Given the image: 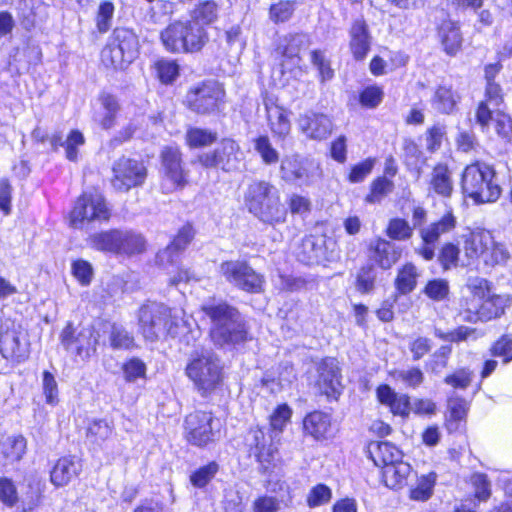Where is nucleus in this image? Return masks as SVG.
I'll list each match as a JSON object with an SVG mask.
<instances>
[{"instance_id": "09e8293b", "label": "nucleus", "mask_w": 512, "mask_h": 512, "mask_svg": "<svg viewBox=\"0 0 512 512\" xmlns=\"http://www.w3.org/2000/svg\"><path fill=\"white\" fill-rule=\"evenodd\" d=\"M254 149L266 165H274L279 162V152L272 146L268 136L256 138L254 140Z\"/></svg>"}, {"instance_id": "a878e982", "label": "nucleus", "mask_w": 512, "mask_h": 512, "mask_svg": "<svg viewBox=\"0 0 512 512\" xmlns=\"http://www.w3.org/2000/svg\"><path fill=\"white\" fill-rule=\"evenodd\" d=\"M402 250L394 243L379 239L372 247V260L384 270L390 269L401 257Z\"/></svg>"}, {"instance_id": "49530a36", "label": "nucleus", "mask_w": 512, "mask_h": 512, "mask_svg": "<svg viewBox=\"0 0 512 512\" xmlns=\"http://www.w3.org/2000/svg\"><path fill=\"white\" fill-rule=\"evenodd\" d=\"M423 294L435 302H442L449 299L450 285L448 280L435 278L429 280L422 290Z\"/></svg>"}, {"instance_id": "2f4dec72", "label": "nucleus", "mask_w": 512, "mask_h": 512, "mask_svg": "<svg viewBox=\"0 0 512 512\" xmlns=\"http://www.w3.org/2000/svg\"><path fill=\"white\" fill-rule=\"evenodd\" d=\"M118 254L125 256H134L143 253L146 250V240L142 234L133 230L119 229Z\"/></svg>"}, {"instance_id": "a211bd4d", "label": "nucleus", "mask_w": 512, "mask_h": 512, "mask_svg": "<svg viewBox=\"0 0 512 512\" xmlns=\"http://www.w3.org/2000/svg\"><path fill=\"white\" fill-rule=\"evenodd\" d=\"M194 238V230L190 224L184 225L174 237L171 244L165 249L159 251L156 256V261L160 266H164L166 263H171L173 266L178 261V256Z\"/></svg>"}, {"instance_id": "a18cd8bd", "label": "nucleus", "mask_w": 512, "mask_h": 512, "mask_svg": "<svg viewBox=\"0 0 512 512\" xmlns=\"http://www.w3.org/2000/svg\"><path fill=\"white\" fill-rule=\"evenodd\" d=\"M248 266L249 263L244 260H227L219 265L218 272L227 283L233 286Z\"/></svg>"}, {"instance_id": "20e7f679", "label": "nucleus", "mask_w": 512, "mask_h": 512, "mask_svg": "<svg viewBox=\"0 0 512 512\" xmlns=\"http://www.w3.org/2000/svg\"><path fill=\"white\" fill-rule=\"evenodd\" d=\"M460 184L463 195L476 204L495 202L502 191L494 166L483 161L467 165L462 172Z\"/></svg>"}, {"instance_id": "72a5a7b5", "label": "nucleus", "mask_w": 512, "mask_h": 512, "mask_svg": "<svg viewBox=\"0 0 512 512\" xmlns=\"http://www.w3.org/2000/svg\"><path fill=\"white\" fill-rule=\"evenodd\" d=\"M87 245L100 252L118 254L119 229L93 233L87 238Z\"/></svg>"}, {"instance_id": "0e129e2a", "label": "nucleus", "mask_w": 512, "mask_h": 512, "mask_svg": "<svg viewBox=\"0 0 512 512\" xmlns=\"http://www.w3.org/2000/svg\"><path fill=\"white\" fill-rule=\"evenodd\" d=\"M218 465L211 462L195 471L191 477V483L199 488L204 487L217 473Z\"/></svg>"}, {"instance_id": "dca6fc26", "label": "nucleus", "mask_w": 512, "mask_h": 512, "mask_svg": "<svg viewBox=\"0 0 512 512\" xmlns=\"http://www.w3.org/2000/svg\"><path fill=\"white\" fill-rule=\"evenodd\" d=\"M316 386L321 394L328 399H338L342 385L337 362L334 358H326L318 366V379Z\"/></svg>"}, {"instance_id": "39448f33", "label": "nucleus", "mask_w": 512, "mask_h": 512, "mask_svg": "<svg viewBox=\"0 0 512 512\" xmlns=\"http://www.w3.org/2000/svg\"><path fill=\"white\" fill-rule=\"evenodd\" d=\"M160 37L165 49L172 53L198 52L208 39L205 29L191 21L169 24Z\"/></svg>"}, {"instance_id": "f704fd0d", "label": "nucleus", "mask_w": 512, "mask_h": 512, "mask_svg": "<svg viewBox=\"0 0 512 512\" xmlns=\"http://www.w3.org/2000/svg\"><path fill=\"white\" fill-rule=\"evenodd\" d=\"M303 426L305 432L313 438H325L331 427L330 416L321 411H314L304 418Z\"/></svg>"}, {"instance_id": "603ef678", "label": "nucleus", "mask_w": 512, "mask_h": 512, "mask_svg": "<svg viewBox=\"0 0 512 512\" xmlns=\"http://www.w3.org/2000/svg\"><path fill=\"white\" fill-rule=\"evenodd\" d=\"M392 376L395 380L401 381L410 388H417L424 381V374L418 367L394 370Z\"/></svg>"}, {"instance_id": "79ce46f5", "label": "nucleus", "mask_w": 512, "mask_h": 512, "mask_svg": "<svg viewBox=\"0 0 512 512\" xmlns=\"http://www.w3.org/2000/svg\"><path fill=\"white\" fill-rule=\"evenodd\" d=\"M218 5L215 1H203L192 11L191 18L197 25H209L218 18Z\"/></svg>"}, {"instance_id": "de8ad7c7", "label": "nucleus", "mask_w": 512, "mask_h": 512, "mask_svg": "<svg viewBox=\"0 0 512 512\" xmlns=\"http://www.w3.org/2000/svg\"><path fill=\"white\" fill-rule=\"evenodd\" d=\"M163 268L167 269V273L170 275L169 284L177 286L181 283H190L192 281H199V277L196 273L189 268L177 265V261L172 266L171 263H166Z\"/></svg>"}, {"instance_id": "3c124183", "label": "nucleus", "mask_w": 512, "mask_h": 512, "mask_svg": "<svg viewBox=\"0 0 512 512\" xmlns=\"http://www.w3.org/2000/svg\"><path fill=\"white\" fill-rule=\"evenodd\" d=\"M216 140L217 133L207 129L191 128L186 133L188 145L194 148L211 145Z\"/></svg>"}, {"instance_id": "cd10ccee", "label": "nucleus", "mask_w": 512, "mask_h": 512, "mask_svg": "<svg viewBox=\"0 0 512 512\" xmlns=\"http://www.w3.org/2000/svg\"><path fill=\"white\" fill-rule=\"evenodd\" d=\"M98 101L101 108L94 113V120L103 128L110 129L115 125L116 115L120 110L117 98L109 93H101Z\"/></svg>"}, {"instance_id": "a19ab883", "label": "nucleus", "mask_w": 512, "mask_h": 512, "mask_svg": "<svg viewBox=\"0 0 512 512\" xmlns=\"http://www.w3.org/2000/svg\"><path fill=\"white\" fill-rule=\"evenodd\" d=\"M377 270L372 264L362 266L355 276V288L361 294H370L376 287Z\"/></svg>"}, {"instance_id": "b1692460", "label": "nucleus", "mask_w": 512, "mask_h": 512, "mask_svg": "<svg viewBox=\"0 0 512 512\" xmlns=\"http://www.w3.org/2000/svg\"><path fill=\"white\" fill-rule=\"evenodd\" d=\"M367 453L374 464L382 467V470L402 459V452L392 443L385 441L370 442Z\"/></svg>"}, {"instance_id": "0eeeda50", "label": "nucleus", "mask_w": 512, "mask_h": 512, "mask_svg": "<svg viewBox=\"0 0 512 512\" xmlns=\"http://www.w3.org/2000/svg\"><path fill=\"white\" fill-rule=\"evenodd\" d=\"M186 374L199 391H211L222 379L220 359L212 351L196 352L186 367Z\"/></svg>"}, {"instance_id": "58836bf2", "label": "nucleus", "mask_w": 512, "mask_h": 512, "mask_svg": "<svg viewBox=\"0 0 512 512\" xmlns=\"http://www.w3.org/2000/svg\"><path fill=\"white\" fill-rule=\"evenodd\" d=\"M114 430L113 424L106 419H93L89 422L86 438L94 445L101 446L110 436Z\"/></svg>"}, {"instance_id": "e2e57ef3", "label": "nucleus", "mask_w": 512, "mask_h": 512, "mask_svg": "<svg viewBox=\"0 0 512 512\" xmlns=\"http://www.w3.org/2000/svg\"><path fill=\"white\" fill-rule=\"evenodd\" d=\"M387 235L394 240H406L412 236V228L406 220L395 218L389 222Z\"/></svg>"}, {"instance_id": "393cba45", "label": "nucleus", "mask_w": 512, "mask_h": 512, "mask_svg": "<svg viewBox=\"0 0 512 512\" xmlns=\"http://www.w3.org/2000/svg\"><path fill=\"white\" fill-rule=\"evenodd\" d=\"M430 190L436 195L448 199L454 192L452 173L446 163H438L432 169L429 181Z\"/></svg>"}, {"instance_id": "37998d69", "label": "nucleus", "mask_w": 512, "mask_h": 512, "mask_svg": "<svg viewBox=\"0 0 512 512\" xmlns=\"http://www.w3.org/2000/svg\"><path fill=\"white\" fill-rule=\"evenodd\" d=\"M108 339L110 347L114 350H128L135 346L133 335L122 325L112 324Z\"/></svg>"}, {"instance_id": "338daca9", "label": "nucleus", "mask_w": 512, "mask_h": 512, "mask_svg": "<svg viewBox=\"0 0 512 512\" xmlns=\"http://www.w3.org/2000/svg\"><path fill=\"white\" fill-rule=\"evenodd\" d=\"M459 253V248L453 243H446L442 247L438 260L445 271L457 265Z\"/></svg>"}, {"instance_id": "4468645a", "label": "nucleus", "mask_w": 512, "mask_h": 512, "mask_svg": "<svg viewBox=\"0 0 512 512\" xmlns=\"http://www.w3.org/2000/svg\"><path fill=\"white\" fill-rule=\"evenodd\" d=\"M61 344L72 353H75L81 359L90 358L96 351L98 339L94 336L92 327H82L77 329L71 323L63 329L61 335Z\"/></svg>"}, {"instance_id": "412c9836", "label": "nucleus", "mask_w": 512, "mask_h": 512, "mask_svg": "<svg viewBox=\"0 0 512 512\" xmlns=\"http://www.w3.org/2000/svg\"><path fill=\"white\" fill-rule=\"evenodd\" d=\"M161 162L165 175L174 184L179 186L187 182V173L182 167V157L178 147H164L161 151Z\"/></svg>"}, {"instance_id": "4c0bfd02", "label": "nucleus", "mask_w": 512, "mask_h": 512, "mask_svg": "<svg viewBox=\"0 0 512 512\" xmlns=\"http://www.w3.org/2000/svg\"><path fill=\"white\" fill-rule=\"evenodd\" d=\"M264 285L265 277L249 265L233 287L247 293L258 294L264 291Z\"/></svg>"}, {"instance_id": "ddd939ff", "label": "nucleus", "mask_w": 512, "mask_h": 512, "mask_svg": "<svg viewBox=\"0 0 512 512\" xmlns=\"http://www.w3.org/2000/svg\"><path fill=\"white\" fill-rule=\"evenodd\" d=\"M504 306V298L493 293L476 303L466 298L461 303L463 320L470 323L490 321L504 313Z\"/></svg>"}, {"instance_id": "7c9ffc66", "label": "nucleus", "mask_w": 512, "mask_h": 512, "mask_svg": "<svg viewBox=\"0 0 512 512\" xmlns=\"http://www.w3.org/2000/svg\"><path fill=\"white\" fill-rule=\"evenodd\" d=\"M493 245V236L489 231L473 232L464 242V251L468 258H478L485 256L489 251L490 246Z\"/></svg>"}, {"instance_id": "c03bdc74", "label": "nucleus", "mask_w": 512, "mask_h": 512, "mask_svg": "<svg viewBox=\"0 0 512 512\" xmlns=\"http://www.w3.org/2000/svg\"><path fill=\"white\" fill-rule=\"evenodd\" d=\"M436 479L437 475L434 472L421 475L417 480L416 487L410 490V498L416 501L428 500L433 493Z\"/></svg>"}, {"instance_id": "6e6d98bb", "label": "nucleus", "mask_w": 512, "mask_h": 512, "mask_svg": "<svg viewBox=\"0 0 512 512\" xmlns=\"http://www.w3.org/2000/svg\"><path fill=\"white\" fill-rule=\"evenodd\" d=\"M472 294L474 303L488 297L492 294L490 282L481 277H469L466 284Z\"/></svg>"}, {"instance_id": "c9c22d12", "label": "nucleus", "mask_w": 512, "mask_h": 512, "mask_svg": "<svg viewBox=\"0 0 512 512\" xmlns=\"http://www.w3.org/2000/svg\"><path fill=\"white\" fill-rule=\"evenodd\" d=\"M26 452V439L21 436H9L0 442V453L8 463L22 459Z\"/></svg>"}, {"instance_id": "680f3d73", "label": "nucleus", "mask_w": 512, "mask_h": 512, "mask_svg": "<svg viewBox=\"0 0 512 512\" xmlns=\"http://www.w3.org/2000/svg\"><path fill=\"white\" fill-rule=\"evenodd\" d=\"M509 257L510 253L506 246L493 240V245H491L489 251H487L484 262L487 265L495 266L506 263Z\"/></svg>"}, {"instance_id": "052dcab7", "label": "nucleus", "mask_w": 512, "mask_h": 512, "mask_svg": "<svg viewBox=\"0 0 512 512\" xmlns=\"http://www.w3.org/2000/svg\"><path fill=\"white\" fill-rule=\"evenodd\" d=\"M156 70L160 81L164 84L172 83L179 75V66L172 60L158 61Z\"/></svg>"}, {"instance_id": "8fccbe9b", "label": "nucleus", "mask_w": 512, "mask_h": 512, "mask_svg": "<svg viewBox=\"0 0 512 512\" xmlns=\"http://www.w3.org/2000/svg\"><path fill=\"white\" fill-rule=\"evenodd\" d=\"M394 189V183L386 177H378L370 185V193L365 201L368 203H379Z\"/></svg>"}, {"instance_id": "f3484780", "label": "nucleus", "mask_w": 512, "mask_h": 512, "mask_svg": "<svg viewBox=\"0 0 512 512\" xmlns=\"http://www.w3.org/2000/svg\"><path fill=\"white\" fill-rule=\"evenodd\" d=\"M298 124L302 133L314 140L327 138L333 129L332 121L327 115L313 111L300 115Z\"/></svg>"}, {"instance_id": "f03ea898", "label": "nucleus", "mask_w": 512, "mask_h": 512, "mask_svg": "<svg viewBox=\"0 0 512 512\" xmlns=\"http://www.w3.org/2000/svg\"><path fill=\"white\" fill-rule=\"evenodd\" d=\"M212 326L210 336L219 347H232L248 340V328L241 313L227 303L203 307Z\"/></svg>"}, {"instance_id": "bb28decb", "label": "nucleus", "mask_w": 512, "mask_h": 512, "mask_svg": "<svg viewBox=\"0 0 512 512\" xmlns=\"http://www.w3.org/2000/svg\"><path fill=\"white\" fill-rule=\"evenodd\" d=\"M438 35L446 54L455 56L462 46V35L457 22L445 20L438 28Z\"/></svg>"}, {"instance_id": "774afa93", "label": "nucleus", "mask_w": 512, "mask_h": 512, "mask_svg": "<svg viewBox=\"0 0 512 512\" xmlns=\"http://www.w3.org/2000/svg\"><path fill=\"white\" fill-rule=\"evenodd\" d=\"M490 353L494 357H503L504 362L512 360V339L502 336L490 348Z\"/></svg>"}, {"instance_id": "5701e85b", "label": "nucleus", "mask_w": 512, "mask_h": 512, "mask_svg": "<svg viewBox=\"0 0 512 512\" xmlns=\"http://www.w3.org/2000/svg\"><path fill=\"white\" fill-rule=\"evenodd\" d=\"M281 178L292 184H303L309 180L308 161L299 156H286L281 161Z\"/></svg>"}, {"instance_id": "e433bc0d", "label": "nucleus", "mask_w": 512, "mask_h": 512, "mask_svg": "<svg viewBox=\"0 0 512 512\" xmlns=\"http://www.w3.org/2000/svg\"><path fill=\"white\" fill-rule=\"evenodd\" d=\"M418 277L417 267L412 263H406L398 270L395 278L396 290L402 295L411 293L416 288Z\"/></svg>"}, {"instance_id": "864d4df0", "label": "nucleus", "mask_w": 512, "mask_h": 512, "mask_svg": "<svg viewBox=\"0 0 512 512\" xmlns=\"http://www.w3.org/2000/svg\"><path fill=\"white\" fill-rule=\"evenodd\" d=\"M253 437L255 441L254 454L262 468L266 471L269 469V465L274 458V449L272 446L266 447L264 443L260 442L264 438L261 430L254 431Z\"/></svg>"}, {"instance_id": "9d476101", "label": "nucleus", "mask_w": 512, "mask_h": 512, "mask_svg": "<svg viewBox=\"0 0 512 512\" xmlns=\"http://www.w3.org/2000/svg\"><path fill=\"white\" fill-rule=\"evenodd\" d=\"M225 91L218 82L207 81L191 89L186 96L189 109L198 114H210L220 109Z\"/></svg>"}, {"instance_id": "5fc2aeb1", "label": "nucleus", "mask_w": 512, "mask_h": 512, "mask_svg": "<svg viewBox=\"0 0 512 512\" xmlns=\"http://www.w3.org/2000/svg\"><path fill=\"white\" fill-rule=\"evenodd\" d=\"M0 502L8 508H13L20 502L16 485L8 477H0Z\"/></svg>"}, {"instance_id": "69168bd1", "label": "nucleus", "mask_w": 512, "mask_h": 512, "mask_svg": "<svg viewBox=\"0 0 512 512\" xmlns=\"http://www.w3.org/2000/svg\"><path fill=\"white\" fill-rule=\"evenodd\" d=\"M375 165V159L367 158L364 161L354 165L348 175V180L351 183H360L372 172Z\"/></svg>"}, {"instance_id": "13d9d810", "label": "nucleus", "mask_w": 512, "mask_h": 512, "mask_svg": "<svg viewBox=\"0 0 512 512\" xmlns=\"http://www.w3.org/2000/svg\"><path fill=\"white\" fill-rule=\"evenodd\" d=\"M113 15L114 5L111 2L105 1L99 5L96 15V27L101 34L108 32L111 28Z\"/></svg>"}, {"instance_id": "473e14b6", "label": "nucleus", "mask_w": 512, "mask_h": 512, "mask_svg": "<svg viewBox=\"0 0 512 512\" xmlns=\"http://www.w3.org/2000/svg\"><path fill=\"white\" fill-rule=\"evenodd\" d=\"M412 474L411 466L400 459L382 470L385 485L392 489H398L407 484L408 477Z\"/></svg>"}, {"instance_id": "6ab92c4d", "label": "nucleus", "mask_w": 512, "mask_h": 512, "mask_svg": "<svg viewBox=\"0 0 512 512\" xmlns=\"http://www.w3.org/2000/svg\"><path fill=\"white\" fill-rule=\"evenodd\" d=\"M349 36V45L354 58L356 60L364 59L370 50L372 36L363 18L353 21L349 30Z\"/></svg>"}, {"instance_id": "1a4fd4ad", "label": "nucleus", "mask_w": 512, "mask_h": 512, "mask_svg": "<svg viewBox=\"0 0 512 512\" xmlns=\"http://www.w3.org/2000/svg\"><path fill=\"white\" fill-rule=\"evenodd\" d=\"M0 353L14 363L24 361L29 355V344L21 326L10 319L0 324Z\"/></svg>"}, {"instance_id": "ea45409f", "label": "nucleus", "mask_w": 512, "mask_h": 512, "mask_svg": "<svg viewBox=\"0 0 512 512\" xmlns=\"http://www.w3.org/2000/svg\"><path fill=\"white\" fill-rule=\"evenodd\" d=\"M269 126L272 132L279 137L286 136L291 129L290 121L286 112L279 106L266 105Z\"/></svg>"}, {"instance_id": "2eb2a0df", "label": "nucleus", "mask_w": 512, "mask_h": 512, "mask_svg": "<svg viewBox=\"0 0 512 512\" xmlns=\"http://www.w3.org/2000/svg\"><path fill=\"white\" fill-rule=\"evenodd\" d=\"M112 184L120 191H128L132 187L142 185L147 172L142 162L122 157L113 166Z\"/></svg>"}, {"instance_id": "c756f323", "label": "nucleus", "mask_w": 512, "mask_h": 512, "mask_svg": "<svg viewBox=\"0 0 512 512\" xmlns=\"http://www.w3.org/2000/svg\"><path fill=\"white\" fill-rule=\"evenodd\" d=\"M460 101V95L451 85L440 84L436 87L431 98L432 107L439 113L452 114Z\"/></svg>"}, {"instance_id": "bf43d9fd", "label": "nucleus", "mask_w": 512, "mask_h": 512, "mask_svg": "<svg viewBox=\"0 0 512 512\" xmlns=\"http://www.w3.org/2000/svg\"><path fill=\"white\" fill-rule=\"evenodd\" d=\"M310 55L311 62L319 71L321 81L325 82L331 80L334 76V71L330 67V62L326 59L324 52L321 50H313Z\"/></svg>"}, {"instance_id": "7ed1b4c3", "label": "nucleus", "mask_w": 512, "mask_h": 512, "mask_svg": "<svg viewBox=\"0 0 512 512\" xmlns=\"http://www.w3.org/2000/svg\"><path fill=\"white\" fill-rule=\"evenodd\" d=\"M181 313L163 303L148 301L138 311L139 332L151 342L176 337L185 324Z\"/></svg>"}, {"instance_id": "9b49d317", "label": "nucleus", "mask_w": 512, "mask_h": 512, "mask_svg": "<svg viewBox=\"0 0 512 512\" xmlns=\"http://www.w3.org/2000/svg\"><path fill=\"white\" fill-rule=\"evenodd\" d=\"M243 160L240 146L233 139H223L212 152H206L198 157L199 163L205 168H221L226 172L239 169Z\"/></svg>"}, {"instance_id": "4be33fe9", "label": "nucleus", "mask_w": 512, "mask_h": 512, "mask_svg": "<svg viewBox=\"0 0 512 512\" xmlns=\"http://www.w3.org/2000/svg\"><path fill=\"white\" fill-rule=\"evenodd\" d=\"M82 470L79 459L72 456L62 457L57 460L50 472V480L56 487H64L76 479Z\"/></svg>"}, {"instance_id": "4d7b16f0", "label": "nucleus", "mask_w": 512, "mask_h": 512, "mask_svg": "<svg viewBox=\"0 0 512 512\" xmlns=\"http://www.w3.org/2000/svg\"><path fill=\"white\" fill-rule=\"evenodd\" d=\"M42 390L45 396V401L51 406H55L59 402V390L57 381L52 373L49 371L43 372L42 377Z\"/></svg>"}, {"instance_id": "aec40b11", "label": "nucleus", "mask_w": 512, "mask_h": 512, "mask_svg": "<svg viewBox=\"0 0 512 512\" xmlns=\"http://www.w3.org/2000/svg\"><path fill=\"white\" fill-rule=\"evenodd\" d=\"M310 46V38L307 34L296 33L285 37L284 44L279 47L282 56L289 69L299 67L302 62L301 54Z\"/></svg>"}, {"instance_id": "6e6552de", "label": "nucleus", "mask_w": 512, "mask_h": 512, "mask_svg": "<svg viewBox=\"0 0 512 512\" xmlns=\"http://www.w3.org/2000/svg\"><path fill=\"white\" fill-rule=\"evenodd\" d=\"M110 215V210L102 195L84 193L77 199L70 213V225L73 228L80 229L84 223L107 221Z\"/></svg>"}, {"instance_id": "f257e3e1", "label": "nucleus", "mask_w": 512, "mask_h": 512, "mask_svg": "<svg viewBox=\"0 0 512 512\" xmlns=\"http://www.w3.org/2000/svg\"><path fill=\"white\" fill-rule=\"evenodd\" d=\"M244 203L249 213L264 225L276 227L286 222L288 210L281 202L279 190L269 181L254 180L248 184Z\"/></svg>"}, {"instance_id": "423d86ee", "label": "nucleus", "mask_w": 512, "mask_h": 512, "mask_svg": "<svg viewBox=\"0 0 512 512\" xmlns=\"http://www.w3.org/2000/svg\"><path fill=\"white\" fill-rule=\"evenodd\" d=\"M138 46V38L131 29L118 27L103 48L101 60L106 67L123 69L136 57Z\"/></svg>"}, {"instance_id": "f8f14e48", "label": "nucleus", "mask_w": 512, "mask_h": 512, "mask_svg": "<svg viewBox=\"0 0 512 512\" xmlns=\"http://www.w3.org/2000/svg\"><path fill=\"white\" fill-rule=\"evenodd\" d=\"M214 418L211 412L195 411L185 419L187 441L198 447H205L213 442L219 433L214 428Z\"/></svg>"}, {"instance_id": "c85d7f7f", "label": "nucleus", "mask_w": 512, "mask_h": 512, "mask_svg": "<svg viewBox=\"0 0 512 512\" xmlns=\"http://www.w3.org/2000/svg\"><path fill=\"white\" fill-rule=\"evenodd\" d=\"M457 219L452 211L446 212L438 221L431 223L420 230L423 242L435 244L439 238L455 229Z\"/></svg>"}]
</instances>
